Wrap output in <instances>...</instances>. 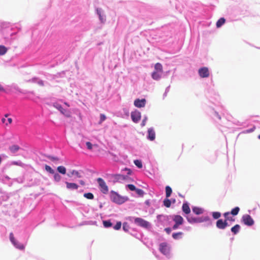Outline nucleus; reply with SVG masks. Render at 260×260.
I'll return each mask as SVG.
<instances>
[{
    "instance_id": "9d476101",
    "label": "nucleus",
    "mask_w": 260,
    "mask_h": 260,
    "mask_svg": "<svg viewBox=\"0 0 260 260\" xmlns=\"http://www.w3.org/2000/svg\"><path fill=\"white\" fill-rule=\"evenodd\" d=\"M146 104L145 99H136L134 101V105L138 108L144 107Z\"/></svg>"
},
{
    "instance_id": "7c9ffc66",
    "label": "nucleus",
    "mask_w": 260,
    "mask_h": 260,
    "mask_svg": "<svg viewBox=\"0 0 260 260\" xmlns=\"http://www.w3.org/2000/svg\"><path fill=\"white\" fill-rule=\"evenodd\" d=\"M164 205L167 208H169L171 206V201L167 199H166L164 200Z\"/></svg>"
},
{
    "instance_id": "e2e57ef3",
    "label": "nucleus",
    "mask_w": 260,
    "mask_h": 260,
    "mask_svg": "<svg viewBox=\"0 0 260 260\" xmlns=\"http://www.w3.org/2000/svg\"><path fill=\"white\" fill-rule=\"evenodd\" d=\"M16 245H17V246H19L20 245H22V244H21L19 243H18V242H17V241H16Z\"/></svg>"
},
{
    "instance_id": "72a5a7b5",
    "label": "nucleus",
    "mask_w": 260,
    "mask_h": 260,
    "mask_svg": "<svg viewBox=\"0 0 260 260\" xmlns=\"http://www.w3.org/2000/svg\"><path fill=\"white\" fill-rule=\"evenodd\" d=\"M182 234L183 233L182 232H178L173 234L172 237L174 239H178Z\"/></svg>"
},
{
    "instance_id": "58836bf2",
    "label": "nucleus",
    "mask_w": 260,
    "mask_h": 260,
    "mask_svg": "<svg viewBox=\"0 0 260 260\" xmlns=\"http://www.w3.org/2000/svg\"><path fill=\"white\" fill-rule=\"evenodd\" d=\"M121 222L120 221H118L116 223V224L114 226V229L116 230H118L121 228Z\"/></svg>"
},
{
    "instance_id": "4c0bfd02",
    "label": "nucleus",
    "mask_w": 260,
    "mask_h": 260,
    "mask_svg": "<svg viewBox=\"0 0 260 260\" xmlns=\"http://www.w3.org/2000/svg\"><path fill=\"white\" fill-rule=\"evenodd\" d=\"M106 119V116L104 114H100V121L99 124H101Z\"/></svg>"
},
{
    "instance_id": "412c9836",
    "label": "nucleus",
    "mask_w": 260,
    "mask_h": 260,
    "mask_svg": "<svg viewBox=\"0 0 260 260\" xmlns=\"http://www.w3.org/2000/svg\"><path fill=\"white\" fill-rule=\"evenodd\" d=\"M240 226L239 224H236L231 228V231L235 235L237 234L240 231Z\"/></svg>"
},
{
    "instance_id": "0eeeda50",
    "label": "nucleus",
    "mask_w": 260,
    "mask_h": 260,
    "mask_svg": "<svg viewBox=\"0 0 260 260\" xmlns=\"http://www.w3.org/2000/svg\"><path fill=\"white\" fill-rule=\"evenodd\" d=\"M141 113L138 111H135L131 113V118L132 120L135 122H138L141 119Z\"/></svg>"
},
{
    "instance_id": "79ce46f5",
    "label": "nucleus",
    "mask_w": 260,
    "mask_h": 260,
    "mask_svg": "<svg viewBox=\"0 0 260 260\" xmlns=\"http://www.w3.org/2000/svg\"><path fill=\"white\" fill-rule=\"evenodd\" d=\"M127 186L132 191H136V190L137 189L135 186L133 184H128Z\"/></svg>"
},
{
    "instance_id": "6ab92c4d",
    "label": "nucleus",
    "mask_w": 260,
    "mask_h": 260,
    "mask_svg": "<svg viewBox=\"0 0 260 260\" xmlns=\"http://www.w3.org/2000/svg\"><path fill=\"white\" fill-rule=\"evenodd\" d=\"M182 211L186 214L190 212V209L187 203H184L182 205Z\"/></svg>"
},
{
    "instance_id": "774afa93",
    "label": "nucleus",
    "mask_w": 260,
    "mask_h": 260,
    "mask_svg": "<svg viewBox=\"0 0 260 260\" xmlns=\"http://www.w3.org/2000/svg\"><path fill=\"white\" fill-rule=\"evenodd\" d=\"M258 138L260 139V135L258 136Z\"/></svg>"
},
{
    "instance_id": "2eb2a0df",
    "label": "nucleus",
    "mask_w": 260,
    "mask_h": 260,
    "mask_svg": "<svg viewBox=\"0 0 260 260\" xmlns=\"http://www.w3.org/2000/svg\"><path fill=\"white\" fill-rule=\"evenodd\" d=\"M10 241H11V242L17 248H19L20 249H22L24 248L23 245H20L19 246H17V245H16V241L15 240V238L14 237V235H13V233H10Z\"/></svg>"
},
{
    "instance_id": "a878e982",
    "label": "nucleus",
    "mask_w": 260,
    "mask_h": 260,
    "mask_svg": "<svg viewBox=\"0 0 260 260\" xmlns=\"http://www.w3.org/2000/svg\"><path fill=\"white\" fill-rule=\"evenodd\" d=\"M193 212L197 215L201 214L203 213V210L198 207H194L192 209Z\"/></svg>"
},
{
    "instance_id": "052dcab7",
    "label": "nucleus",
    "mask_w": 260,
    "mask_h": 260,
    "mask_svg": "<svg viewBox=\"0 0 260 260\" xmlns=\"http://www.w3.org/2000/svg\"><path fill=\"white\" fill-rule=\"evenodd\" d=\"M30 81H32V82H36V78H33Z\"/></svg>"
},
{
    "instance_id": "3c124183",
    "label": "nucleus",
    "mask_w": 260,
    "mask_h": 260,
    "mask_svg": "<svg viewBox=\"0 0 260 260\" xmlns=\"http://www.w3.org/2000/svg\"><path fill=\"white\" fill-rule=\"evenodd\" d=\"M179 225H180L179 224H178L177 223H175V224L173 226V230L177 229Z\"/></svg>"
},
{
    "instance_id": "a18cd8bd",
    "label": "nucleus",
    "mask_w": 260,
    "mask_h": 260,
    "mask_svg": "<svg viewBox=\"0 0 260 260\" xmlns=\"http://www.w3.org/2000/svg\"><path fill=\"white\" fill-rule=\"evenodd\" d=\"M128 225L127 224V223H126V222L123 223V229L125 231H128Z\"/></svg>"
},
{
    "instance_id": "ddd939ff",
    "label": "nucleus",
    "mask_w": 260,
    "mask_h": 260,
    "mask_svg": "<svg viewBox=\"0 0 260 260\" xmlns=\"http://www.w3.org/2000/svg\"><path fill=\"white\" fill-rule=\"evenodd\" d=\"M67 188L69 189H75L76 190L78 188L79 186L75 183H70L66 182Z\"/></svg>"
},
{
    "instance_id": "37998d69",
    "label": "nucleus",
    "mask_w": 260,
    "mask_h": 260,
    "mask_svg": "<svg viewBox=\"0 0 260 260\" xmlns=\"http://www.w3.org/2000/svg\"><path fill=\"white\" fill-rule=\"evenodd\" d=\"M230 212H225L224 214H223V216L224 217H225V220H226V221H228V219H230V217L229 216V215L230 214Z\"/></svg>"
},
{
    "instance_id": "f257e3e1",
    "label": "nucleus",
    "mask_w": 260,
    "mask_h": 260,
    "mask_svg": "<svg viewBox=\"0 0 260 260\" xmlns=\"http://www.w3.org/2000/svg\"><path fill=\"white\" fill-rule=\"evenodd\" d=\"M110 198L112 202L117 204H122L128 200V198L126 197H123L119 194L114 191L110 192Z\"/></svg>"
},
{
    "instance_id": "bf43d9fd",
    "label": "nucleus",
    "mask_w": 260,
    "mask_h": 260,
    "mask_svg": "<svg viewBox=\"0 0 260 260\" xmlns=\"http://www.w3.org/2000/svg\"><path fill=\"white\" fill-rule=\"evenodd\" d=\"M228 220L233 221L235 220V219L232 217H230V219H228Z\"/></svg>"
},
{
    "instance_id": "5701e85b",
    "label": "nucleus",
    "mask_w": 260,
    "mask_h": 260,
    "mask_svg": "<svg viewBox=\"0 0 260 260\" xmlns=\"http://www.w3.org/2000/svg\"><path fill=\"white\" fill-rule=\"evenodd\" d=\"M172 192V188L169 186L166 187V196L167 198H169Z\"/></svg>"
},
{
    "instance_id": "1a4fd4ad",
    "label": "nucleus",
    "mask_w": 260,
    "mask_h": 260,
    "mask_svg": "<svg viewBox=\"0 0 260 260\" xmlns=\"http://www.w3.org/2000/svg\"><path fill=\"white\" fill-rule=\"evenodd\" d=\"M159 250L161 253L165 255L169 254L170 251L169 247L165 243H162L160 244Z\"/></svg>"
},
{
    "instance_id": "8fccbe9b",
    "label": "nucleus",
    "mask_w": 260,
    "mask_h": 260,
    "mask_svg": "<svg viewBox=\"0 0 260 260\" xmlns=\"http://www.w3.org/2000/svg\"><path fill=\"white\" fill-rule=\"evenodd\" d=\"M165 231L168 234H170L171 232V229L170 228H167L165 229Z\"/></svg>"
},
{
    "instance_id": "13d9d810",
    "label": "nucleus",
    "mask_w": 260,
    "mask_h": 260,
    "mask_svg": "<svg viewBox=\"0 0 260 260\" xmlns=\"http://www.w3.org/2000/svg\"><path fill=\"white\" fill-rule=\"evenodd\" d=\"M2 121L3 123H6V119L5 118H3L2 119Z\"/></svg>"
},
{
    "instance_id": "680f3d73",
    "label": "nucleus",
    "mask_w": 260,
    "mask_h": 260,
    "mask_svg": "<svg viewBox=\"0 0 260 260\" xmlns=\"http://www.w3.org/2000/svg\"><path fill=\"white\" fill-rule=\"evenodd\" d=\"M216 115L217 116V117H218V118H219V119H221V117H220V116L218 115V113H216Z\"/></svg>"
},
{
    "instance_id": "c9c22d12",
    "label": "nucleus",
    "mask_w": 260,
    "mask_h": 260,
    "mask_svg": "<svg viewBox=\"0 0 260 260\" xmlns=\"http://www.w3.org/2000/svg\"><path fill=\"white\" fill-rule=\"evenodd\" d=\"M212 216L214 219H218L221 216V214L218 212H214L212 213Z\"/></svg>"
},
{
    "instance_id": "9b49d317",
    "label": "nucleus",
    "mask_w": 260,
    "mask_h": 260,
    "mask_svg": "<svg viewBox=\"0 0 260 260\" xmlns=\"http://www.w3.org/2000/svg\"><path fill=\"white\" fill-rule=\"evenodd\" d=\"M172 219L175 222V223H177L178 224L182 225L183 223V218L180 215H174L172 217Z\"/></svg>"
},
{
    "instance_id": "f03ea898",
    "label": "nucleus",
    "mask_w": 260,
    "mask_h": 260,
    "mask_svg": "<svg viewBox=\"0 0 260 260\" xmlns=\"http://www.w3.org/2000/svg\"><path fill=\"white\" fill-rule=\"evenodd\" d=\"M97 181L101 191L104 194H107L109 191V188L104 179L101 178H98Z\"/></svg>"
},
{
    "instance_id": "a19ab883",
    "label": "nucleus",
    "mask_w": 260,
    "mask_h": 260,
    "mask_svg": "<svg viewBox=\"0 0 260 260\" xmlns=\"http://www.w3.org/2000/svg\"><path fill=\"white\" fill-rule=\"evenodd\" d=\"M136 192L138 194H139L140 196H143L144 194V191L141 189L137 188L136 190Z\"/></svg>"
},
{
    "instance_id": "864d4df0",
    "label": "nucleus",
    "mask_w": 260,
    "mask_h": 260,
    "mask_svg": "<svg viewBox=\"0 0 260 260\" xmlns=\"http://www.w3.org/2000/svg\"><path fill=\"white\" fill-rule=\"evenodd\" d=\"M38 83L39 84V85L41 86H44V82L42 80H40L38 82Z\"/></svg>"
},
{
    "instance_id": "338daca9",
    "label": "nucleus",
    "mask_w": 260,
    "mask_h": 260,
    "mask_svg": "<svg viewBox=\"0 0 260 260\" xmlns=\"http://www.w3.org/2000/svg\"><path fill=\"white\" fill-rule=\"evenodd\" d=\"M8 114H6V115H5V116L6 117H7L8 116Z\"/></svg>"
},
{
    "instance_id": "6e6552de",
    "label": "nucleus",
    "mask_w": 260,
    "mask_h": 260,
    "mask_svg": "<svg viewBox=\"0 0 260 260\" xmlns=\"http://www.w3.org/2000/svg\"><path fill=\"white\" fill-rule=\"evenodd\" d=\"M216 225L218 229L223 230L228 225V223L226 220L223 221L222 219H220L216 221Z\"/></svg>"
},
{
    "instance_id": "de8ad7c7",
    "label": "nucleus",
    "mask_w": 260,
    "mask_h": 260,
    "mask_svg": "<svg viewBox=\"0 0 260 260\" xmlns=\"http://www.w3.org/2000/svg\"><path fill=\"white\" fill-rule=\"evenodd\" d=\"M255 129V126H253L252 128L246 130V132L248 133H251V132H253Z\"/></svg>"
},
{
    "instance_id": "49530a36",
    "label": "nucleus",
    "mask_w": 260,
    "mask_h": 260,
    "mask_svg": "<svg viewBox=\"0 0 260 260\" xmlns=\"http://www.w3.org/2000/svg\"><path fill=\"white\" fill-rule=\"evenodd\" d=\"M12 122V119L11 118H9L7 119V122L6 123V125H8L9 124H11Z\"/></svg>"
},
{
    "instance_id": "20e7f679",
    "label": "nucleus",
    "mask_w": 260,
    "mask_h": 260,
    "mask_svg": "<svg viewBox=\"0 0 260 260\" xmlns=\"http://www.w3.org/2000/svg\"><path fill=\"white\" fill-rule=\"evenodd\" d=\"M53 106L58 110H59L60 112V113L62 114L63 115H64L66 117L68 118L71 117V112L68 110L64 109L60 105L55 104L53 105Z\"/></svg>"
},
{
    "instance_id": "c85d7f7f",
    "label": "nucleus",
    "mask_w": 260,
    "mask_h": 260,
    "mask_svg": "<svg viewBox=\"0 0 260 260\" xmlns=\"http://www.w3.org/2000/svg\"><path fill=\"white\" fill-rule=\"evenodd\" d=\"M7 51V49L6 47L3 45H0V55H4Z\"/></svg>"
},
{
    "instance_id": "5fc2aeb1",
    "label": "nucleus",
    "mask_w": 260,
    "mask_h": 260,
    "mask_svg": "<svg viewBox=\"0 0 260 260\" xmlns=\"http://www.w3.org/2000/svg\"><path fill=\"white\" fill-rule=\"evenodd\" d=\"M5 91V88L2 84H0V91L4 92Z\"/></svg>"
},
{
    "instance_id": "bb28decb",
    "label": "nucleus",
    "mask_w": 260,
    "mask_h": 260,
    "mask_svg": "<svg viewBox=\"0 0 260 260\" xmlns=\"http://www.w3.org/2000/svg\"><path fill=\"white\" fill-rule=\"evenodd\" d=\"M84 197L89 200H92L94 198L93 194L91 192L85 193L83 194Z\"/></svg>"
},
{
    "instance_id": "393cba45",
    "label": "nucleus",
    "mask_w": 260,
    "mask_h": 260,
    "mask_svg": "<svg viewBox=\"0 0 260 260\" xmlns=\"http://www.w3.org/2000/svg\"><path fill=\"white\" fill-rule=\"evenodd\" d=\"M209 220L208 217L196 218V223H200Z\"/></svg>"
},
{
    "instance_id": "473e14b6",
    "label": "nucleus",
    "mask_w": 260,
    "mask_h": 260,
    "mask_svg": "<svg viewBox=\"0 0 260 260\" xmlns=\"http://www.w3.org/2000/svg\"><path fill=\"white\" fill-rule=\"evenodd\" d=\"M186 218H187V220L188 222H189L190 223H196V218L193 217H191V216H188V217H186Z\"/></svg>"
},
{
    "instance_id": "aec40b11",
    "label": "nucleus",
    "mask_w": 260,
    "mask_h": 260,
    "mask_svg": "<svg viewBox=\"0 0 260 260\" xmlns=\"http://www.w3.org/2000/svg\"><path fill=\"white\" fill-rule=\"evenodd\" d=\"M113 178L116 181L124 180L125 177L124 175L120 174H115L113 176Z\"/></svg>"
},
{
    "instance_id": "cd10ccee",
    "label": "nucleus",
    "mask_w": 260,
    "mask_h": 260,
    "mask_svg": "<svg viewBox=\"0 0 260 260\" xmlns=\"http://www.w3.org/2000/svg\"><path fill=\"white\" fill-rule=\"evenodd\" d=\"M240 211V208L238 207H236L233 209L231 212V214L234 216L237 215Z\"/></svg>"
},
{
    "instance_id": "e433bc0d",
    "label": "nucleus",
    "mask_w": 260,
    "mask_h": 260,
    "mask_svg": "<svg viewBox=\"0 0 260 260\" xmlns=\"http://www.w3.org/2000/svg\"><path fill=\"white\" fill-rule=\"evenodd\" d=\"M103 224L105 227L106 228H109L112 226V224L110 222V221L109 220H106L103 221Z\"/></svg>"
},
{
    "instance_id": "f3484780",
    "label": "nucleus",
    "mask_w": 260,
    "mask_h": 260,
    "mask_svg": "<svg viewBox=\"0 0 260 260\" xmlns=\"http://www.w3.org/2000/svg\"><path fill=\"white\" fill-rule=\"evenodd\" d=\"M9 149L12 153H15L20 149V147L17 145H13L9 147Z\"/></svg>"
},
{
    "instance_id": "f8f14e48",
    "label": "nucleus",
    "mask_w": 260,
    "mask_h": 260,
    "mask_svg": "<svg viewBox=\"0 0 260 260\" xmlns=\"http://www.w3.org/2000/svg\"><path fill=\"white\" fill-rule=\"evenodd\" d=\"M148 139L150 141H153L155 138V133L152 128L148 129Z\"/></svg>"
},
{
    "instance_id": "4be33fe9",
    "label": "nucleus",
    "mask_w": 260,
    "mask_h": 260,
    "mask_svg": "<svg viewBox=\"0 0 260 260\" xmlns=\"http://www.w3.org/2000/svg\"><path fill=\"white\" fill-rule=\"evenodd\" d=\"M225 22L224 18H220L216 22V25L217 28L221 27Z\"/></svg>"
},
{
    "instance_id": "4468645a",
    "label": "nucleus",
    "mask_w": 260,
    "mask_h": 260,
    "mask_svg": "<svg viewBox=\"0 0 260 260\" xmlns=\"http://www.w3.org/2000/svg\"><path fill=\"white\" fill-rule=\"evenodd\" d=\"M162 74V73H159L154 71L152 73L151 77L153 79L155 80H158L161 78Z\"/></svg>"
},
{
    "instance_id": "f704fd0d",
    "label": "nucleus",
    "mask_w": 260,
    "mask_h": 260,
    "mask_svg": "<svg viewBox=\"0 0 260 260\" xmlns=\"http://www.w3.org/2000/svg\"><path fill=\"white\" fill-rule=\"evenodd\" d=\"M134 164L135 165L138 167L139 168H142V164L141 160L136 159L134 160Z\"/></svg>"
},
{
    "instance_id": "ea45409f",
    "label": "nucleus",
    "mask_w": 260,
    "mask_h": 260,
    "mask_svg": "<svg viewBox=\"0 0 260 260\" xmlns=\"http://www.w3.org/2000/svg\"><path fill=\"white\" fill-rule=\"evenodd\" d=\"M86 145L88 150H91L92 149L93 145L90 142H87Z\"/></svg>"
},
{
    "instance_id": "c03bdc74",
    "label": "nucleus",
    "mask_w": 260,
    "mask_h": 260,
    "mask_svg": "<svg viewBox=\"0 0 260 260\" xmlns=\"http://www.w3.org/2000/svg\"><path fill=\"white\" fill-rule=\"evenodd\" d=\"M12 164L14 165L19 166L20 167H22L23 165V164L22 162L15 161H13Z\"/></svg>"
},
{
    "instance_id": "09e8293b",
    "label": "nucleus",
    "mask_w": 260,
    "mask_h": 260,
    "mask_svg": "<svg viewBox=\"0 0 260 260\" xmlns=\"http://www.w3.org/2000/svg\"><path fill=\"white\" fill-rule=\"evenodd\" d=\"M49 158L50 160H51L52 161H58L59 160L58 158H57L56 157L51 156V157H49Z\"/></svg>"
},
{
    "instance_id": "6e6d98bb",
    "label": "nucleus",
    "mask_w": 260,
    "mask_h": 260,
    "mask_svg": "<svg viewBox=\"0 0 260 260\" xmlns=\"http://www.w3.org/2000/svg\"><path fill=\"white\" fill-rule=\"evenodd\" d=\"M97 13L99 15V18H101V11L100 9H97Z\"/></svg>"
},
{
    "instance_id": "dca6fc26",
    "label": "nucleus",
    "mask_w": 260,
    "mask_h": 260,
    "mask_svg": "<svg viewBox=\"0 0 260 260\" xmlns=\"http://www.w3.org/2000/svg\"><path fill=\"white\" fill-rule=\"evenodd\" d=\"M68 176L69 177H71L73 175H75L78 178L82 177V175L80 172L77 170H72L70 173L67 174Z\"/></svg>"
},
{
    "instance_id": "39448f33",
    "label": "nucleus",
    "mask_w": 260,
    "mask_h": 260,
    "mask_svg": "<svg viewBox=\"0 0 260 260\" xmlns=\"http://www.w3.org/2000/svg\"><path fill=\"white\" fill-rule=\"evenodd\" d=\"M134 222L136 224L143 228H147L149 226V223L141 218H135Z\"/></svg>"
},
{
    "instance_id": "c756f323",
    "label": "nucleus",
    "mask_w": 260,
    "mask_h": 260,
    "mask_svg": "<svg viewBox=\"0 0 260 260\" xmlns=\"http://www.w3.org/2000/svg\"><path fill=\"white\" fill-rule=\"evenodd\" d=\"M54 174L53 178H54V181L57 182L60 181L61 180V176L58 173H54V174Z\"/></svg>"
},
{
    "instance_id": "2f4dec72",
    "label": "nucleus",
    "mask_w": 260,
    "mask_h": 260,
    "mask_svg": "<svg viewBox=\"0 0 260 260\" xmlns=\"http://www.w3.org/2000/svg\"><path fill=\"white\" fill-rule=\"evenodd\" d=\"M45 168L46 171L48 172L50 174H54V171L53 170L51 167L48 166L47 165H45Z\"/></svg>"
},
{
    "instance_id": "b1692460",
    "label": "nucleus",
    "mask_w": 260,
    "mask_h": 260,
    "mask_svg": "<svg viewBox=\"0 0 260 260\" xmlns=\"http://www.w3.org/2000/svg\"><path fill=\"white\" fill-rule=\"evenodd\" d=\"M57 170L59 173H60L64 175L66 173V169L63 166H58L57 168Z\"/></svg>"
},
{
    "instance_id": "603ef678",
    "label": "nucleus",
    "mask_w": 260,
    "mask_h": 260,
    "mask_svg": "<svg viewBox=\"0 0 260 260\" xmlns=\"http://www.w3.org/2000/svg\"><path fill=\"white\" fill-rule=\"evenodd\" d=\"M146 120H147V118H145L142 122V123H141V125L142 126H144L145 125V123H146Z\"/></svg>"
},
{
    "instance_id": "0e129e2a",
    "label": "nucleus",
    "mask_w": 260,
    "mask_h": 260,
    "mask_svg": "<svg viewBox=\"0 0 260 260\" xmlns=\"http://www.w3.org/2000/svg\"><path fill=\"white\" fill-rule=\"evenodd\" d=\"M100 20L103 21V18H102V15L101 14V18H100Z\"/></svg>"
},
{
    "instance_id": "7ed1b4c3",
    "label": "nucleus",
    "mask_w": 260,
    "mask_h": 260,
    "mask_svg": "<svg viewBox=\"0 0 260 260\" xmlns=\"http://www.w3.org/2000/svg\"><path fill=\"white\" fill-rule=\"evenodd\" d=\"M242 222L247 226L252 225L254 222L252 217L248 214H245L242 217Z\"/></svg>"
},
{
    "instance_id": "423d86ee",
    "label": "nucleus",
    "mask_w": 260,
    "mask_h": 260,
    "mask_svg": "<svg viewBox=\"0 0 260 260\" xmlns=\"http://www.w3.org/2000/svg\"><path fill=\"white\" fill-rule=\"evenodd\" d=\"M198 73L201 78H207L210 75L209 70L207 67L200 68L199 70Z\"/></svg>"
},
{
    "instance_id": "69168bd1",
    "label": "nucleus",
    "mask_w": 260,
    "mask_h": 260,
    "mask_svg": "<svg viewBox=\"0 0 260 260\" xmlns=\"http://www.w3.org/2000/svg\"><path fill=\"white\" fill-rule=\"evenodd\" d=\"M64 104L66 105L67 106L69 107V105L67 103H64Z\"/></svg>"
},
{
    "instance_id": "4d7b16f0",
    "label": "nucleus",
    "mask_w": 260,
    "mask_h": 260,
    "mask_svg": "<svg viewBox=\"0 0 260 260\" xmlns=\"http://www.w3.org/2000/svg\"><path fill=\"white\" fill-rule=\"evenodd\" d=\"M79 183H80V184H81V185H84L85 184V182H84V181H83V180H80V181H79Z\"/></svg>"
},
{
    "instance_id": "a211bd4d",
    "label": "nucleus",
    "mask_w": 260,
    "mask_h": 260,
    "mask_svg": "<svg viewBox=\"0 0 260 260\" xmlns=\"http://www.w3.org/2000/svg\"><path fill=\"white\" fill-rule=\"evenodd\" d=\"M154 71L159 73H163V68L161 63L157 62L154 65Z\"/></svg>"
}]
</instances>
